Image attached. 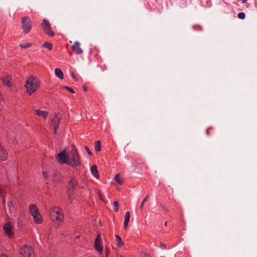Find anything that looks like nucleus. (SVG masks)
<instances>
[{
    "label": "nucleus",
    "mask_w": 257,
    "mask_h": 257,
    "mask_svg": "<svg viewBox=\"0 0 257 257\" xmlns=\"http://www.w3.org/2000/svg\"><path fill=\"white\" fill-rule=\"evenodd\" d=\"M40 84L41 82L38 77L33 75L29 76L25 84L27 93L31 95L39 89Z\"/></svg>",
    "instance_id": "f257e3e1"
},
{
    "label": "nucleus",
    "mask_w": 257,
    "mask_h": 257,
    "mask_svg": "<svg viewBox=\"0 0 257 257\" xmlns=\"http://www.w3.org/2000/svg\"><path fill=\"white\" fill-rule=\"evenodd\" d=\"M68 164L75 168L80 165V158L75 147H72L70 156L68 157Z\"/></svg>",
    "instance_id": "f03ea898"
},
{
    "label": "nucleus",
    "mask_w": 257,
    "mask_h": 257,
    "mask_svg": "<svg viewBox=\"0 0 257 257\" xmlns=\"http://www.w3.org/2000/svg\"><path fill=\"white\" fill-rule=\"evenodd\" d=\"M50 215L53 221L58 223L61 222L63 220V212L61 208L58 207L52 208L50 209ZM59 224V223H58ZM58 226V224L56 227Z\"/></svg>",
    "instance_id": "7ed1b4c3"
},
{
    "label": "nucleus",
    "mask_w": 257,
    "mask_h": 257,
    "mask_svg": "<svg viewBox=\"0 0 257 257\" xmlns=\"http://www.w3.org/2000/svg\"><path fill=\"white\" fill-rule=\"evenodd\" d=\"M29 211L33 216V220L35 223L41 224L42 222V216L37 207L35 204H31L29 206Z\"/></svg>",
    "instance_id": "20e7f679"
},
{
    "label": "nucleus",
    "mask_w": 257,
    "mask_h": 257,
    "mask_svg": "<svg viewBox=\"0 0 257 257\" xmlns=\"http://www.w3.org/2000/svg\"><path fill=\"white\" fill-rule=\"evenodd\" d=\"M77 183L73 177H70L67 187V194L70 201L72 200L74 190L77 187Z\"/></svg>",
    "instance_id": "39448f33"
},
{
    "label": "nucleus",
    "mask_w": 257,
    "mask_h": 257,
    "mask_svg": "<svg viewBox=\"0 0 257 257\" xmlns=\"http://www.w3.org/2000/svg\"><path fill=\"white\" fill-rule=\"evenodd\" d=\"M41 26L45 33L48 36L53 37L55 35L54 32L52 30L50 23L48 20L44 19Z\"/></svg>",
    "instance_id": "423d86ee"
},
{
    "label": "nucleus",
    "mask_w": 257,
    "mask_h": 257,
    "mask_svg": "<svg viewBox=\"0 0 257 257\" xmlns=\"http://www.w3.org/2000/svg\"><path fill=\"white\" fill-rule=\"evenodd\" d=\"M22 29L26 34L30 31L32 27V23L30 18L24 17L22 19Z\"/></svg>",
    "instance_id": "0eeeda50"
},
{
    "label": "nucleus",
    "mask_w": 257,
    "mask_h": 257,
    "mask_svg": "<svg viewBox=\"0 0 257 257\" xmlns=\"http://www.w3.org/2000/svg\"><path fill=\"white\" fill-rule=\"evenodd\" d=\"M20 253L24 257H31L33 250L31 246L24 245L20 249Z\"/></svg>",
    "instance_id": "6e6552de"
},
{
    "label": "nucleus",
    "mask_w": 257,
    "mask_h": 257,
    "mask_svg": "<svg viewBox=\"0 0 257 257\" xmlns=\"http://www.w3.org/2000/svg\"><path fill=\"white\" fill-rule=\"evenodd\" d=\"M60 119V115L56 114L52 120L51 125L53 127V132L54 134H56V131L58 128L59 123Z\"/></svg>",
    "instance_id": "1a4fd4ad"
},
{
    "label": "nucleus",
    "mask_w": 257,
    "mask_h": 257,
    "mask_svg": "<svg viewBox=\"0 0 257 257\" xmlns=\"http://www.w3.org/2000/svg\"><path fill=\"white\" fill-rule=\"evenodd\" d=\"M69 156L64 151L57 155V159L59 162L62 164H67Z\"/></svg>",
    "instance_id": "9d476101"
},
{
    "label": "nucleus",
    "mask_w": 257,
    "mask_h": 257,
    "mask_svg": "<svg viewBox=\"0 0 257 257\" xmlns=\"http://www.w3.org/2000/svg\"><path fill=\"white\" fill-rule=\"evenodd\" d=\"M95 249L99 253H101L103 250V247L101 241L100 235L97 234V237L95 241Z\"/></svg>",
    "instance_id": "9b49d317"
},
{
    "label": "nucleus",
    "mask_w": 257,
    "mask_h": 257,
    "mask_svg": "<svg viewBox=\"0 0 257 257\" xmlns=\"http://www.w3.org/2000/svg\"><path fill=\"white\" fill-rule=\"evenodd\" d=\"M72 49L78 55H81L83 53V50L80 48V44L78 41L74 42L72 46Z\"/></svg>",
    "instance_id": "f8f14e48"
},
{
    "label": "nucleus",
    "mask_w": 257,
    "mask_h": 257,
    "mask_svg": "<svg viewBox=\"0 0 257 257\" xmlns=\"http://www.w3.org/2000/svg\"><path fill=\"white\" fill-rule=\"evenodd\" d=\"M4 229L7 236L11 238L13 237V232L12 230V227L9 223H7L4 225Z\"/></svg>",
    "instance_id": "ddd939ff"
},
{
    "label": "nucleus",
    "mask_w": 257,
    "mask_h": 257,
    "mask_svg": "<svg viewBox=\"0 0 257 257\" xmlns=\"http://www.w3.org/2000/svg\"><path fill=\"white\" fill-rule=\"evenodd\" d=\"M8 153L4 149L0 144V159L2 161H5L8 159Z\"/></svg>",
    "instance_id": "4468645a"
},
{
    "label": "nucleus",
    "mask_w": 257,
    "mask_h": 257,
    "mask_svg": "<svg viewBox=\"0 0 257 257\" xmlns=\"http://www.w3.org/2000/svg\"><path fill=\"white\" fill-rule=\"evenodd\" d=\"M90 171L92 174V175L96 178H98L99 177V174L97 171V167L95 165H93L90 168Z\"/></svg>",
    "instance_id": "2eb2a0df"
},
{
    "label": "nucleus",
    "mask_w": 257,
    "mask_h": 257,
    "mask_svg": "<svg viewBox=\"0 0 257 257\" xmlns=\"http://www.w3.org/2000/svg\"><path fill=\"white\" fill-rule=\"evenodd\" d=\"M35 112L37 115L41 116L44 119H45L48 115V113L46 111L41 110L40 109H36L35 110Z\"/></svg>",
    "instance_id": "dca6fc26"
},
{
    "label": "nucleus",
    "mask_w": 257,
    "mask_h": 257,
    "mask_svg": "<svg viewBox=\"0 0 257 257\" xmlns=\"http://www.w3.org/2000/svg\"><path fill=\"white\" fill-rule=\"evenodd\" d=\"M55 75L60 79H63V73L59 68H56L55 70Z\"/></svg>",
    "instance_id": "f3484780"
},
{
    "label": "nucleus",
    "mask_w": 257,
    "mask_h": 257,
    "mask_svg": "<svg viewBox=\"0 0 257 257\" xmlns=\"http://www.w3.org/2000/svg\"><path fill=\"white\" fill-rule=\"evenodd\" d=\"M115 237L116 239V245L118 247H121L123 245L124 243L122 241L120 236L118 235H115Z\"/></svg>",
    "instance_id": "a211bd4d"
},
{
    "label": "nucleus",
    "mask_w": 257,
    "mask_h": 257,
    "mask_svg": "<svg viewBox=\"0 0 257 257\" xmlns=\"http://www.w3.org/2000/svg\"><path fill=\"white\" fill-rule=\"evenodd\" d=\"M114 180L116 182H117V184L119 185H121L123 183V180L118 174H116L115 176Z\"/></svg>",
    "instance_id": "6ab92c4d"
},
{
    "label": "nucleus",
    "mask_w": 257,
    "mask_h": 257,
    "mask_svg": "<svg viewBox=\"0 0 257 257\" xmlns=\"http://www.w3.org/2000/svg\"><path fill=\"white\" fill-rule=\"evenodd\" d=\"M4 83L6 86L10 87L11 86V78L9 76L6 77L4 80Z\"/></svg>",
    "instance_id": "aec40b11"
},
{
    "label": "nucleus",
    "mask_w": 257,
    "mask_h": 257,
    "mask_svg": "<svg viewBox=\"0 0 257 257\" xmlns=\"http://www.w3.org/2000/svg\"><path fill=\"white\" fill-rule=\"evenodd\" d=\"M94 148L96 152H99L101 150V145L99 141L95 142Z\"/></svg>",
    "instance_id": "412c9836"
},
{
    "label": "nucleus",
    "mask_w": 257,
    "mask_h": 257,
    "mask_svg": "<svg viewBox=\"0 0 257 257\" xmlns=\"http://www.w3.org/2000/svg\"><path fill=\"white\" fill-rule=\"evenodd\" d=\"M43 47L44 48H48L49 50H51L52 49V45L51 43L49 42H45L43 44Z\"/></svg>",
    "instance_id": "4be33fe9"
},
{
    "label": "nucleus",
    "mask_w": 257,
    "mask_h": 257,
    "mask_svg": "<svg viewBox=\"0 0 257 257\" xmlns=\"http://www.w3.org/2000/svg\"><path fill=\"white\" fill-rule=\"evenodd\" d=\"M31 46L32 44L30 43H26L25 44H20V47L22 49H26L27 48L30 47Z\"/></svg>",
    "instance_id": "5701e85b"
},
{
    "label": "nucleus",
    "mask_w": 257,
    "mask_h": 257,
    "mask_svg": "<svg viewBox=\"0 0 257 257\" xmlns=\"http://www.w3.org/2000/svg\"><path fill=\"white\" fill-rule=\"evenodd\" d=\"M8 207H9L10 211H13L15 209V205L12 202H9Z\"/></svg>",
    "instance_id": "b1692460"
},
{
    "label": "nucleus",
    "mask_w": 257,
    "mask_h": 257,
    "mask_svg": "<svg viewBox=\"0 0 257 257\" xmlns=\"http://www.w3.org/2000/svg\"><path fill=\"white\" fill-rule=\"evenodd\" d=\"M114 206V210L115 212H117L119 209V205L117 201H115L113 203Z\"/></svg>",
    "instance_id": "393cba45"
},
{
    "label": "nucleus",
    "mask_w": 257,
    "mask_h": 257,
    "mask_svg": "<svg viewBox=\"0 0 257 257\" xmlns=\"http://www.w3.org/2000/svg\"><path fill=\"white\" fill-rule=\"evenodd\" d=\"M130 219V213L129 211H127L125 213L124 221L129 222Z\"/></svg>",
    "instance_id": "a878e982"
},
{
    "label": "nucleus",
    "mask_w": 257,
    "mask_h": 257,
    "mask_svg": "<svg viewBox=\"0 0 257 257\" xmlns=\"http://www.w3.org/2000/svg\"><path fill=\"white\" fill-rule=\"evenodd\" d=\"M245 14L243 12H241V13H239L238 14V18L239 19H244V18H245Z\"/></svg>",
    "instance_id": "bb28decb"
},
{
    "label": "nucleus",
    "mask_w": 257,
    "mask_h": 257,
    "mask_svg": "<svg viewBox=\"0 0 257 257\" xmlns=\"http://www.w3.org/2000/svg\"><path fill=\"white\" fill-rule=\"evenodd\" d=\"M62 88L68 90L69 92H70L72 93H75L74 91L70 87H69L68 86H64Z\"/></svg>",
    "instance_id": "cd10ccee"
},
{
    "label": "nucleus",
    "mask_w": 257,
    "mask_h": 257,
    "mask_svg": "<svg viewBox=\"0 0 257 257\" xmlns=\"http://www.w3.org/2000/svg\"><path fill=\"white\" fill-rule=\"evenodd\" d=\"M141 257H151L150 255L146 252H143L141 254Z\"/></svg>",
    "instance_id": "c85d7f7f"
},
{
    "label": "nucleus",
    "mask_w": 257,
    "mask_h": 257,
    "mask_svg": "<svg viewBox=\"0 0 257 257\" xmlns=\"http://www.w3.org/2000/svg\"><path fill=\"white\" fill-rule=\"evenodd\" d=\"M85 149L86 151L88 153V154L90 156H91V155H92V153H91V152L90 151V150H89V149L87 147L85 146Z\"/></svg>",
    "instance_id": "c756f323"
},
{
    "label": "nucleus",
    "mask_w": 257,
    "mask_h": 257,
    "mask_svg": "<svg viewBox=\"0 0 257 257\" xmlns=\"http://www.w3.org/2000/svg\"><path fill=\"white\" fill-rule=\"evenodd\" d=\"M43 175L44 177L46 178L48 177L49 174L48 172L44 171V172H43Z\"/></svg>",
    "instance_id": "7c9ffc66"
},
{
    "label": "nucleus",
    "mask_w": 257,
    "mask_h": 257,
    "mask_svg": "<svg viewBox=\"0 0 257 257\" xmlns=\"http://www.w3.org/2000/svg\"><path fill=\"white\" fill-rule=\"evenodd\" d=\"M128 221H124L123 227H124V229H125L127 227V226L128 225Z\"/></svg>",
    "instance_id": "2f4dec72"
},
{
    "label": "nucleus",
    "mask_w": 257,
    "mask_h": 257,
    "mask_svg": "<svg viewBox=\"0 0 257 257\" xmlns=\"http://www.w3.org/2000/svg\"><path fill=\"white\" fill-rule=\"evenodd\" d=\"M5 171V168L3 166L0 165V173H3Z\"/></svg>",
    "instance_id": "473e14b6"
},
{
    "label": "nucleus",
    "mask_w": 257,
    "mask_h": 257,
    "mask_svg": "<svg viewBox=\"0 0 257 257\" xmlns=\"http://www.w3.org/2000/svg\"><path fill=\"white\" fill-rule=\"evenodd\" d=\"M5 193V190L3 188H0V195H2Z\"/></svg>",
    "instance_id": "72a5a7b5"
},
{
    "label": "nucleus",
    "mask_w": 257,
    "mask_h": 257,
    "mask_svg": "<svg viewBox=\"0 0 257 257\" xmlns=\"http://www.w3.org/2000/svg\"><path fill=\"white\" fill-rule=\"evenodd\" d=\"M149 199V197L148 196H147L144 199L143 202H144L145 203V202H146L147 201H148Z\"/></svg>",
    "instance_id": "f704fd0d"
},
{
    "label": "nucleus",
    "mask_w": 257,
    "mask_h": 257,
    "mask_svg": "<svg viewBox=\"0 0 257 257\" xmlns=\"http://www.w3.org/2000/svg\"><path fill=\"white\" fill-rule=\"evenodd\" d=\"M144 204V202H142V204L141 205L140 208H141V209H143V208Z\"/></svg>",
    "instance_id": "c9c22d12"
},
{
    "label": "nucleus",
    "mask_w": 257,
    "mask_h": 257,
    "mask_svg": "<svg viewBox=\"0 0 257 257\" xmlns=\"http://www.w3.org/2000/svg\"><path fill=\"white\" fill-rule=\"evenodd\" d=\"M206 134L207 135H209V129L206 130Z\"/></svg>",
    "instance_id": "e433bc0d"
},
{
    "label": "nucleus",
    "mask_w": 257,
    "mask_h": 257,
    "mask_svg": "<svg viewBox=\"0 0 257 257\" xmlns=\"http://www.w3.org/2000/svg\"><path fill=\"white\" fill-rule=\"evenodd\" d=\"M247 0H243L242 3H245Z\"/></svg>",
    "instance_id": "4c0bfd02"
},
{
    "label": "nucleus",
    "mask_w": 257,
    "mask_h": 257,
    "mask_svg": "<svg viewBox=\"0 0 257 257\" xmlns=\"http://www.w3.org/2000/svg\"><path fill=\"white\" fill-rule=\"evenodd\" d=\"M5 200L4 199V200H3V204H5Z\"/></svg>",
    "instance_id": "58836bf2"
},
{
    "label": "nucleus",
    "mask_w": 257,
    "mask_h": 257,
    "mask_svg": "<svg viewBox=\"0 0 257 257\" xmlns=\"http://www.w3.org/2000/svg\"><path fill=\"white\" fill-rule=\"evenodd\" d=\"M167 222H165V225L166 226H167Z\"/></svg>",
    "instance_id": "ea45409f"
},
{
    "label": "nucleus",
    "mask_w": 257,
    "mask_h": 257,
    "mask_svg": "<svg viewBox=\"0 0 257 257\" xmlns=\"http://www.w3.org/2000/svg\"><path fill=\"white\" fill-rule=\"evenodd\" d=\"M199 29H200V30H201V29H202V28H201V27H199Z\"/></svg>",
    "instance_id": "a19ab883"
},
{
    "label": "nucleus",
    "mask_w": 257,
    "mask_h": 257,
    "mask_svg": "<svg viewBox=\"0 0 257 257\" xmlns=\"http://www.w3.org/2000/svg\"><path fill=\"white\" fill-rule=\"evenodd\" d=\"M84 90L86 91V89L85 88V89H84Z\"/></svg>",
    "instance_id": "79ce46f5"
}]
</instances>
